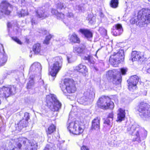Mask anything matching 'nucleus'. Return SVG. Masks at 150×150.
<instances>
[{
	"instance_id": "obj_17",
	"label": "nucleus",
	"mask_w": 150,
	"mask_h": 150,
	"mask_svg": "<svg viewBox=\"0 0 150 150\" xmlns=\"http://www.w3.org/2000/svg\"><path fill=\"white\" fill-rule=\"evenodd\" d=\"M36 13L38 17L42 19L47 17L49 16L48 13L42 8H39L36 11Z\"/></svg>"
},
{
	"instance_id": "obj_39",
	"label": "nucleus",
	"mask_w": 150,
	"mask_h": 150,
	"mask_svg": "<svg viewBox=\"0 0 150 150\" xmlns=\"http://www.w3.org/2000/svg\"><path fill=\"white\" fill-rule=\"evenodd\" d=\"M99 31L103 35H107V30L103 28H100L99 29Z\"/></svg>"
},
{
	"instance_id": "obj_18",
	"label": "nucleus",
	"mask_w": 150,
	"mask_h": 150,
	"mask_svg": "<svg viewBox=\"0 0 150 150\" xmlns=\"http://www.w3.org/2000/svg\"><path fill=\"white\" fill-rule=\"evenodd\" d=\"M123 30L121 25L117 24L115 25V27L112 33L115 36L120 35L123 32Z\"/></svg>"
},
{
	"instance_id": "obj_40",
	"label": "nucleus",
	"mask_w": 150,
	"mask_h": 150,
	"mask_svg": "<svg viewBox=\"0 0 150 150\" xmlns=\"http://www.w3.org/2000/svg\"><path fill=\"white\" fill-rule=\"evenodd\" d=\"M30 117L29 113L25 112L24 113V117H23V118H24L25 120L28 122V120L30 119Z\"/></svg>"
},
{
	"instance_id": "obj_27",
	"label": "nucleus",
	"mask_w": 150,
	"mask_h": 150,
	"mask_svg": "<svg viewBox=\"0 0 150 150\" xmlns=\"http://www.w3.org/2000/svg\"><path fill=\"white\" fill-rule=\"evenodd\" d=\"M33 51L35 54H38L40 52L41 46L39 43H37L35 44L33 47Z\"/></svg>"
},
{
	"instance_id": "obj_16",
	"label": "nucleus",
	"mask_w": 150,
	"mask_h": 150,
	"mask_svg": "<svg viewBox=\"0 0 150 150\" xmlns=\"http://www.w3.org/2000/svg\"><path fill=\"white\" fill-rule=\"evenodd\" d=\"M28 122L25 120L24 118L20 120L15 124V127L18 131L21 130L23 128L25 127L28 125Z\"/></svg>"
},
{
	"instance_id": "obj_35",
	"label": "nucleus",
	"mask_w": 150,
	"mask_h": 150,
	"mask_svg": "<svg viewBox=\"0 0 150 150\" xmlns=\"http://www.w3.org/2000/svg\"><path fill=\"white\" fill-rule=\"evenodd\" d=\"M87 19L91 24H93L95 22V17L91 15H88Z\"/></svg>"
},
{
	"instance_id": "obj_11",
	"label": "nucleus",
	"mask_w": 150,
	"mask_h": 150,
	"mask_svg": "<svg viewBox=\"0 0 150 150\" xmlns=\"http://www.w3.org/2000/svg\"><path fill=\"white\" fill-rule=\"evenodd\" d=\"M1 10L0 11V18L2 17L3 14L8 15L11 13L10 10L12 7L10 4L6 1H4L1 4Z\"/></svg>"
},
{
	"instance_id": "obj_41",
	"label": "nucleus",
	"mask_w": 150,
	"mask_h": 150,
	"mask_svg": "<svg viewBox=\"0 0 150 150\" xmlns=\"http://www.w3.org/2000/svg\"><path fill=\"white\" fill-rule=\"evenodd\" d=\"M58 19H63L64 18V15L62 13H58L57 15L56 16Z\"/></svg>"
},
{
	"instance_id": "obj_30",
	"label": "nucleus",
	"mask_w": 150,
	"mask_h": 150,
	"mask_svg": "<svg viewBox=\"0 0 150 150\" xmlns=\"http://www.w3.org/2000/svg\"><path fill=\"white\" fill-rule=\"evenodd\" d=\"M119 2L118 0H112L110 3V6L113 8H116L118 7Z\"/></svg>"
},
{
	"instance_id": "obj_21",
	"label": "nucleus",
	"mask_w": 150,
	"mask_h": 150,
	"mask_svg": "<svg viewBox=\"0 0 150 150\" xmlns=\"http://www.w3.org/2000/svg\"><path fill=\"white\" fill-rule=\"evenodd\" d=\"M42 68L40 64L38 62H35L32 64L30 67V70L33 71L40 72L41 71Z\"/></svg>"
},
{
	"instance_id": "obj_9",
	"label": "nucleus",
	"mask_w": 150,
	"mask_h": 150,
	"mask_svg": "<svg viewBox=\"0 0 150 150\" xmlns=\"http://www.w3.org/2000/svg\"><path fill=\"white\" fill-rule=\"evenodd\" d=\"M67 128L70 132L76 135H79L82 133L83 131L80 122L78 121L70 123Z\"/></svg>"
},
{
	"instance_id": "obj_50",
	"label": "nucleus",
	"mask_w": 150,
	"mask_h": 150,
	"mask_svg": "<svg viewBox=\"0 0 150 150\" xmlns=\"http://www.w3.org/2000/svg\"><path fill=\"white\" fill-rule=\"evenodd\" d=\"M31 22L32 23V25H35L36 24V21H35V19L34 18H33L31 20Z\"/></svg>"
},
{
	"instance_id": "obj_32",
	"label": "nucleus",
	"mask_w": 150,
	"mask_h": 150,
	"mask_svg": "<svg viewBox=\"0 0 150 150\" xmlns=\"http://www.w3.org/2000/svg\"><path fill=\"white\" fill-rule=\"evenodd\" d=\"M83 59L84 60H87L90 64H94V62L93 60L92 57L91 55H88L85 56L83 57Z\"/></svg>"
},
{
	"instance_id": "obj_14",
	"label": "nucleus",
	"mask_w": 150,
	"mask_h": 150,
	"mask_svg": "<svg viewBox=\"0 0 150 150\" xmlns=\"http://www.w3.org/2000/svg\"><path fill=\"white\" fill-rule=\"evenodd\" d=\"M62 67V65H60L59 63L54 62L52 65L50 67L49 69V71L50 74L52 76L55 77Z\"/></svg>"
},
{
	"instance_id": "obj_28",
	"label": "nucleus",
	"mask_w": 150,
	"mask_h": 150,
	"mask_svg": "<svg viewBox=\"0 0 150 150\" xmlns=\"http://www.w3.org/2000/svg\"><path fill=\"white\" fill-rule=\"evenodd\" d=\"M122 76L120 74L118 76H116L115 78H114L113 82L114 84L116 85L120 84L122 81Z\"/></svg>"
},
{
	"instance_id": "obj_25",
	"label": "nucleus",
	"mask_w": 150,
	"mask_h": 150,
	"mask_svg": "<svg viewBox=\"0 0 150 150\" xmlns=\"http://www.w3.org/2000/svg\"><path fill=\"white\" fill-rule=\"evenodd\" d=\"M69 40L71 42L74 43H79L80 42V40L77 35L74 33L71 35L69 38Z\"/></svg>"
},
{
	"instance_id": "obj_47",
	"label": "nucleus",
	"mask_w": 150,
	"mask_h": 150,
	"mask_svg": "<svg viewBox=\"0 0 150 150\" xmlns=\"http://www.w3.org/2000/svg\"><path fill=\"white\" fill-rule=\"evenodd\" d=\"M66 15L69 18L73 17L74 16L73 13L72 12H68V13H67Z\"/></svg>"
},
{
	"instance_id": "obj_13",
	"label": "nucleus",
	"mask_w": 150,
	"mask_h": 150,
	"mask_svg": "<svg viewBox=\"0 0 150 150\" xmlns=\"http://www.w3.org/2000/svg\"><path fill=\"white\" fill-rule=\"evenodd\" d=\"M2 93L1 96L6 99L9 97L15 91V88L13 86H10L8 87L3 86L2 88Z\"/></svg>"
},
{
	"instance_id": "obj_6",
	"label": "nucleus",
	"mask_w": 150,
	"mask_h": 150,
	"mask_svg": "<svg viewBox=\"0 0 150 150\" xmlns=\"http://www.w3.org/2000/svg\"><path fill=\"white\" fill-rule=\"evenodd\" d=\"M137 110L141 117L146 120L150 119V108L149 105L144 102H141L139 105Z\"/></svg>"
},
{
	"instance_id": "obj_34",
	"label": "nucleus",
	"mask_w": 150,
	"mask_h": 150,
	"mask_svg": "<svg viewBox=\"0 0 150 150\" xmlns=\"http://www.w3.org/2000/svg\"><path fill=\"white\" fill-rule=\"evenodd\" d=\"M56 5L57 8L60 9L65 8L67 7L65 3L61 2H58Z\"/></svg>"
},
{
	"instance_id": "obj_54",
	"label": "nucleus",
	"mask_w": 150,
	"mask_h": 150,
	"mask_svg": "<svg viewBox=\"0 0 150 150\" xmlns=\"http://www.w3.org/2000/svg\"><path fill=\"white\" fill-rule=\"evenodd\" d=\"M149 64V66H150V62L148 63Z\"/></svg>"
},
{
	"instance_id": "obj_46",
	"label": "nucleus",
	"mask_w": 150,
	"mask_h": 150,
	"mask_svg": "<svg viewBox=\"0 0 150 150\" xmlns=\"http://www.w3.org/2000/svg\"><path fill=\"white\" fill-rule=\"evenodd\" d=\"M58 11L54 9H52L51 10V13L53 15H54L56 16L58 13Z\"/></svg>"
},
{
	"instance_id": "obj_10",
	"label": "nucleus",
	"mask_w": 150,
	"mask_h": 150,
	"mask_svg": "<svg viewBox=\"0 0 150 150\" xmlns=\"http://www.w3.org/2000/svg\"><path fill=\"white\" fill-rule=\"evenodd\" d=\"M95 93L93 90L88 89L84 92L83 96L78 99V101L80 104H85V102H88L90 100H92L95 96Z\"/></svg>"
},
{
	"instance_id": "obj_22",
	"label": "nucleus",
	"mask_w": 150,
	"mask_h": 150,
	"mask_svg": "<svg viewBox=\"0 0 150 150\" xmlns=\"http://www.w3.org/2000/svg\"><path fill=\"white\" fill-rule=\"evenodd\" d=\"M74 70L82 74H85L87 72V69L86 66L80 64L74 68Z\"/></svg>"
},
{
	"instance_id": "obj_43",
	"label": "nucleus",
	"mask_w": 150,
	"mask_h": 150,
	"mask_svg": "<svg viewBox=\"0 0 150 150\" xmlns=\"http://www.w3.org/2000/svg\"><path fill=\"white\" fill-rule=\"evenodd\" d=\"M13 40L19 44H21L22 42L21 41L16 37H12Z\"/></svg>"
},
{
	"instance_id": "obj_12",
	"label": "nucleus",
	"mask_w": 150,
	"mask_h": 150,
	"mask_svg": "<svg viewBox=\"0 0 150 150\" xmlns=\"http://www.w3.org/2000/svg\"><path fill=\"white\" fill-rule=\"evenodd\" d=\"M139 80V77L136 75L131 76L127 80L128 84V89L131 91L135 89L137 87V84Z\"/></svg>"
},
{
	"instance_id": "obj_53",
	"label": "nucleus",
	"mask_w": 150,
	"mask_h": 150,
	"mask_svg": "<svg viewBox=\"0 0 150 150\" xmlns=\"http://www.w3.org/2000/svg\"><path fill=\"white\" fill-rule=\"evenodd\" d=\"M7 26L8 28H10L11 27V24L10 23H8Z\"/></svg>"
},
{
	"instance_id": "obj_36",
	"label": "nucleus",
	"mask_w": 150,
	"mask_h": 150,
	"mask_svg": "<svg viewBox=\"0 0 150 150\" xmlns=\"http://www.w3.org/2000/svg\"><path fill=\"white\" fill-rule=\"evenodd\" d=\"M52 36H53L50 34L47 36L44 41V43L47 45L49 44L50 43V41Z\"/></svg>"
},
{
	"instance_id": "obj_51",
	"label": "nucleus",
	"mask_w": 150,
	"mask_h": 150,
	"mask_svg": "<svg viewBox=\"0 0 150 150\" xmlns=\"http://www.w3.org/2000/svg\"><path fill=\"white\" fill-rule=\"evenodd\" d=\"M5 60L2 59H0V65H2L3 64L5 63Z\"/></svg>"
},
{
	"instance_id": "obj_3",
	"label": "nucleus",
	"mask_w": 150,
	"mask_h": 150,
	"mask_svg": "<svg viewBox=\"0 0 150 150\" xmlns=\"http://www.w3.org/2000/svg\"><path fill=\"white\" fill-rule=\"evenodd\" d=\"M46 102L47 106L52 111H57L61 108V103L57 99L56 96L54 95L47 96Z\"/></svg>"
},
{
	"instance_id": "obj_31",
	"label": "nucleus",
	"mask_w": 150,
	"mask_h": 150,
	"mask_svg": "<svg viewBox=\"0 0 150 150\" xmlns=\"http://www.w3.org/2000/svg\"><path fill=\"white\" fill-rule=\"evenodd\" d=\"M53 60H54V62L59 63V64L62 65V58L61 57H56L53 58Z\"/></svg>"
},
{
	"instance_id": "obj_20",
	"label": "nucleus",
	"mask_w": 150,
	"mask_h": 150,
	"mask_svg": "<svg viewBox=\"0 0 150 150\" xmlns=\"http://www.w3.org/2000/svg\"><path fill=\"white\" fill-rule=\"evenodd\" d=\"M113 112H111L109 113L107 117L105 120L104 123L107 124L110 127H112L113 123Z\"/></svg>"
},
{
	"instance_id": "obj_29",
	"label": "nucleus",
	"mask_w": 150,
	"mask_h": 150,
	"mask_svg": "<svg viewBox=\"0 0 150 150\" xmlns=\"http://www.w3.org/2000/svg\"><path fill=\"white\" fill-rule=\"evenodd\" d=\"M56 126L52 124L48 127L47 130H46V133L47 135L51 134L56 130Z\"/></svg>"
},
{
	"instance_id": "obj_55",
	"label": "nucleus",
	"mask_w": 150,
	"mask_h": 150,
	"mask_svg": "<svg viewBox=\"0 0 150 150\" xmlns=\"http://www.w3.org/2000/svg\"><path fill=\"white\" fill-rule=\"evenodd\" d=\"M69 0L70 1H74V0Z\"/></svg>"
},
{
	"instance_id": "obj_4",
	"label": "nucleus",
	"mask_w": 150,
	"mask_h": 150,
	"mask_svg": "<svg viewBox=\"0 0 150 150\" xmlns=\"http://www.w3.org/2000/svg\"><path fill=\"white\" fill-rule=\"evenodd\" d=\"M131 130H133V134L134 136L133 140L139 142H141V137L143 139L146 138L147 135V131L140 127L138 125H133L131 127Z\"/></svg>"
},
{
	"instance_id": "obj_49",
	"label": "nucleus",
	"mask_w": 150,
	"mask_h": 150,
	"mask_svg": "<svg viewBox=\"0 0 150 150\" xmlns=\"http://www.w3.org/2000/svg\"><path fill=\"white\" fill-rule=\"evenodd\" d=\"M81 150H89L88 148L86 146H83L81 148Z\"/></svg>"
},
{
	"instance_id": "obj_23",
	"label": "nucleus",
	"mask_w": 150,
	"mask_h": 150,
	"mask_svg": "<svg viewBox=\"0 0 150 150\" xmlns=\"http://www.w3.org/2000/svg\"><path fill=\"white\" fill-rule=\"evenodd\" d=\"M79 31L87 39L93 37V33L89 30L81 29L79 30Z\"/></svg>"
},
{
	"instance_id": "obj_7",
	"label": "nucleus",
	"mask_w": 150,
	"mask_h": 150,
	"mask_svg": "<svg viewBox=\"0 0 150 150\" xmlns=\"http://www.w3.org/2000/svg\"><path fill=\"white\" fill-rule=\"evenodd\" d=\"M64 84V86H63L62 90L64 93H66V91L69 93H74L76 91V88L74 81L73 79H65Z\"/></svg>"
},
{
	"instance_id": "obj_44",
	"label": "nucleus",
	"mask_w": 150,
	"mask_h": 150,
	"mask_svg": "<svg viewBox=\"0 0 150 150\" xmlns=\"http://www.w3.org/2000/svg\"><path fill=\"white\" fill-rule=\"evenodd\" d=\"M127 71V69L122 68L120 69V72H121L122 75H125L126 74Z\"/></svg>"
},
{
	"instance_id": "obj_38",
	"label": "nucleus",
	"mask_w": 150,
	"mask_h": 150,
	"mask_svg": "<svg viewBox=\"0 0 150 150\" xmlns=\"http://www.w3.org/2000/svg\"><path fill=\"white\" fill-rule=\"evenodd\" d=\"M100 17L101 18V21L103 23H108V19L107 18L105 17L102 13H100Z\"/></svg>"
},
{
	"instance_id": "obj_24",
	"label": "nucleus",
	"mask_w": 150,
	"mask_h": 150,
	"mask_svg": "<svg viewBox=\"0 0 150 150\" xmlns=\"http://www.w3.org/2000/svg\"><path fill=\"white\" fill-rule=\"evenodd\" d=\"M86 47L83 45H80L79 47H75L74 48L73 52L78 54L83 53L84 52Z\"/></svg>"
},
{
	"instance_id": "obj_33",
	"label": "nucleus",
	"mask_w": 150,
	"mask_h": 150,
	"mask_svg": "<svg viewBox=\"0 0 150 150\" xmlns=\"http://www.w3.org/2000/svg\"><path fill=\"white\" fill-rule=\"evenodd\" d=\"M34 85V80L32 77H30V80L28 83L27 85V88H31L33 87Z\"/></svg>"
},
{
	"instance_id": "obj_26",
	"label": "nucleus",
	"mask_w": 150,
	"mask_h": 150,
	"mask_svg": "<svg viewBox=\"0 0 150 150\" xmlns=\"http://www.w3.org/2000/svg\"><path fill=\"white\" fill-rule=\"evenodd\" d=\"M141 58L139 53L136 51H133L132 53L131 59L133 62L139 60Z\"/></svg>"
},
{
	"instance_id": "obj_37",
	"label": "nucleus",
	"mask_w": 150,
	"mask_h": 150,
	"mask_svg": "<svg viewBox=\"0 0 150 150\" xmlns=\"http://www.w3.org/2000/svg\"><path fill=\"white\" fill-rule=\"evenodd\" d=\"M53 146V145L52 144H47L44 150H55Z\"/></svg>"
},
{
	"instance_id": "obj_5",
	"label": "nucleus",
	"mask_w": 150,
	"mask_h": 150,
	"mask_svg": "<svg viewBox=\"0 0 150 150\" xmlns=\"http://www.w3.org/2000/svg\"><path fill=\"white\" fill-rule=\"evenodd\" d=\"M125 55L124 52L120 49L117 52H114L110 57L109 62L113 66H117L118 64L124 60Z\"/></svg>"
},
{
	"instance_id": "obj_42",
	"label": "nucleus",
	"mask_w": 150,
	"mask_h": 150,
	"mask_svg": "<svg viewBox=\"0 0 150 150\" xmlns=\"http://www.w3.org/2000/svg\"><path fill=\"white\" fill-rule=\"evenodd\" d=\"M19 14H20L21 17L27 15L26 11L25 10H22Z\"/></svg>"
},
{
	"instance_id": "obj_48",
	"label": "nucleus",
	"mask_w": 150,
	"mask_h": 150,
	"mask_svg": "<svg viewBox=\"0 0 150 150\" xmlns=\"http://www.w3.org/2000/svg\"><path fill=\"white\" fill-rule=\"evenodd\" d=\"M146 71L150 74V66H149V64H147L146 67Z\"/></svg>"
},
{
	"instance_id": "obj_19",
	"label": "nucleus",
	"mask_w": 150,
	"mask_h": 150,
	"mask_svg": "<svg viewBox=\"0 0 150 150\" xmlns=\"http://www.w3.org/2000/svg\"><path fill=\"white\" fill-rule=\"evenodd\" d=\"M125 110L120 108L118 110L117 117L116 121L117 122H121L124 120L125 117Z\"/></svg>"
},
{
	"instance_id": "obj_56",
	"label": "nucleus",
	"mask_w": 150,
	"mask_h": 150,
	"mask_svg": "<svg viewBox=\"0 0 150 150\" xmlns=\"http://www.w3.org/2000/svg\"><path fill=\"white\" fill-rule=\"evenodd\" d=\"M148 0L150 1V0Z\"/></svg>"
},
{
	"instance_id": "obj_52",
	"label": "nucleus",
	"mask_w": 150,
	"mask_h": 150,
	"mask_svg": "<svg viewBox=\"0 0 150 150\" xmlns=\"http://www.w3.org/2000/svg\"><path fill=\"white\" fill-rule=\"evenodd\" d=\"M67 60L69 63H70L71 62V58H69V57L67 56Z\"/></svg>"
},
{
	"instance_id": "obj_15",
	"label": "nucleus",
	"mask_w": 150,
	"mask_h": 150,
	"mask_svg": "<svg viewBox=\"0 0 150 150\" xmlns=\"http://www.w3.org/2000/svg\"><path fill=\"white\" fill-rule=\"evenodd\" d=\"M100 118L98 117L94 119L92 122L91 129L100 131Z\"/></svg>"
},
{
	"instance_id": "obj_45",
	"label": "nucleus",
	"mask_w": 150,
	"mask_h": 150,
	"mask_svg": "<svg viewBox=\"0 0 150 150\" xmlns=\"http://www.w3.org/2000/svg\"><path fill=\"white\" fill-rule=\"evenodd\" d=\"M114 75V72L112 70H110L108 72L107 75L110 77H112Z\"/></svg>"
},
{
	"instance_id": "obj_8",
	"label": "nucleus",
	"mask_w": 150,
	"mask_h": 150,
	"mask_svg": "<svg viewBox=\"0 0 150 150\" xmlns=\"http://www.w3.org/2000/svg\"><path fill=\"white\" fill-rule=\"evenodd\" d=\"M98 103L99 107L103 109L109 108L112 109L114 107L113 102L111 101L110 98L108 97H102L99 98Z\"/></svg>"
},
{
	"instance_id": "obj_1",
	"label": "nucleus",
	"mask_w": 150,
	"mask_h": 150,
	"mask_svg": "<svg viewBox=\"0 0 150 150\" xmlns=\"http://www.w3.org/2000/svg\"><path fill=\"white\" fill-rule=\"evenodd\" d=\"M6 146L10 150H33V144L25 137L8 140Z\"/></svg>"
},
{
	"instance_id": "obj_2",
	"label": "nucleus",
	"mask_w": 150,
	"mask_h": 150,
	"mask_svg": "<svg viewBox=\"0 0 150 150\" xmlns=\"http://www.w3.org/2000/svg\"><path fill=\"white\" fill-rule=\"evenodd\" d=\"M132 24L136 23L137 25L142 27L150 23V9L142 8L139 11L137 16L132 18L130 20Z\"/></svg>"
}]
</instances>
